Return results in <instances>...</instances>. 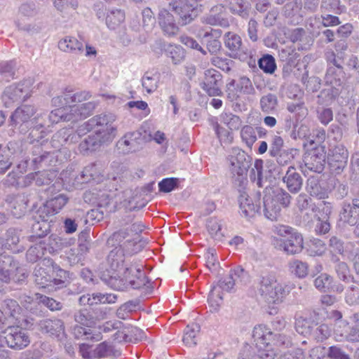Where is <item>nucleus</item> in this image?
Instances as JSON below:
<instances>
[{
    "label": "nucleus",
    "mask_w": 359,
    "mask_h": 359,
    "mask_svg": "<svg viewBox=\"0 0 359 359\" xmlns=\"http://www.w3.org/2000/svg\"><path fill=\"white\" fill-rule=\"evenodd\" d=\"M35 296L36 300H38L39 302L42 303L51 311H58L60 310L62 307L61 302H57L52 298L48 297L39 293H36Z\"/></svg>",
    "instance_id": "obj_62"
},
{
    "label": "nucleus",
    "mask_w": 359,
    "mask_h": 359,
    "mask_svg": "<svg viewBox=\"0 0 359 359\" xmlns=\"http://www.w3.org/2000/svg\"><path fill=\"white\" fill-rule=\"evenodd\" d=\"M158 25L163 33L167 36H174L179 32L180 28L175 18L166 9H161L157 16Z\"/></svg>",
    "instance_id": "obj_19"
},
{
    "label": "nucleus",
    "mask_w": 359,
    "mask_h": 359,
    "mask_svg": "<svg viewBox=\"0 0 359 359\" xmlns=\"http://www.w3.org/2000/svg\"><path fill=\"white\" fill-rule=\"evenodd\" d=\"M206 267L212 273L218 271L219 262L216 256V252L214 249H208L204 255Z\"/></svg>",
    "instance_id": "obj_56"
},
{
    "label": "nucleus",
    "mask_w": 359,
    "mask_h": 359,
    "mask_svg": "<svg viewBox=\"0 0 359 359\" xmlns=\"http://www.w3.org/2000/svg\"><path fill=\"white\" fill-rule=\"evenodd\" d=\"M274 232L280 238H274L273 244L276 248L283 250L287 255L299 253L304 246V240L301 233L296 229L285 225L275 226Z\"/></svg>",
    "instance_id": "obj_5"
},
{
    "label": "nucleus",
    "mask_w": 359,
    "mask_h": 359,
    "mask_svg": "<svg viewBox=\"0 0 359 359\" xmlns=\"http://www.w3.org/2000/svg\"><path fill=\"white\" fill-rule=\"evenodd\" d=\"M222 221L216 218H210L208 221L207 228L211 236L217 241H221L224 236Z\"/></svg>",
    "instance_id": "obj_46"
},
{
    "label": "nucleus",
    "mask_w": 359,
    "mask_h": 359,
    "mask_svg": "<svg viewBox=\"0 0 359 359\" xmlns=\"http://www.w3.org/2000/svg\"><path fill=\"white\" fill-rule=\"evenodd\" d=\"M292 197L283 189L276 188L268 192L264 197V213L270 220H276L281 208H287L291 203Z\"/></svg>",
    "instance_id": "obj_6"
},
{
    "label": "nucleus",
    "mask_w": 359,
    "mask_h": 359,
    "mask_svg": "<svg viewBox=\"0 0 359 359\" xmlns=\"http://www.w3.org/2000/svg\"><path fill=\"white\" fill-rule=\"evenodd\" d=\"M91 130H93V128L90 125V119L78 127L76 134H73L70 128H62L53 136L52 144L54 147L59 148L65 143L75 142L77 141L76 135L81 137Z\"/></svg>",
    "instance_id": "obj_9"
},
{
    "label": "nucleus",
    "mask_w": 359,
    "mask_h": 359,
    "mask_svg": "<svg viewBox=\"0 0 359 359\" xmlns=\"http://www.w3.org/2000/svg\"><path fill=\"white\" fill-rule=\"evenodd\" d=\"M339 217L341 222L355 226L354 233L359 237V199L354 198L351 203L344 201Z\"/></svg>",
    "instance_id": "obj_13"
},
{
    "label": "nucleus",
    "mask_w": 359,
    "mask_h": 359,
    "mask_svg": "<svg viewBox=\"0 0 359 359\" xmlns=\"http://www.w3.org/2000/svg\"><path fill=\"white\" fill-rule=\"evenodd\" d=\"M325 250V244L318 238L311 239L307 245V252L311 256H321Z\"/></svg>",
    "instance_id": "obj_52"
},
{
    "label": "nucleus",
    "mask_w": 359,
    "mask_h": 359,
    "mask_svg": "<svg viewBox=\"0 0 359 359\" xmlns=\"http://www.w3.org/2000/svg\"><path fill=\"white\" fill-rule=\"evenodd\" d=\"M69 201V197L64 194H58L48 198L43 208L47 215H54L58 213Z\"/></svg>",
    "instance_id": "obj_31"
},
{
    "label": "nucleus",
    "mask_w": 359,
    "mask_h": 359,
    "mask_svg": "<svg viewBox=\"0 0 359 359\" xmlns=\"http://www.w3.org/2000/svg\"><path fill=\"white\" fill-rule=\"evenodd\" d=\"M203 22L212 26H219L223 28L229 27V19L224 13V6L217 5L212 7L210 13L203 18Z\"/></svg>",
    "instance_id": "obj_21"
},
{
    "label": "nucleus",
    "mask_w": 359,
    "mask_h": 359,
    "mask_svg": "<svg viewBox=\"0 0 359 359\" xmlns=\"http://www.w3.org/2000/svg\"><path fill=\"white\" fill-rule=\"evenodd\" d=\"M80 178L83 183L91 181L99 183L104 180V173L100 164L91 163L86 166L80 173Z\"/></svg>",
    "instance_id": "obj_30"
},
{
    "label": "nucleus",
    "mask_w": 359,
    "mask_h": 359,
    "mask_svg": "<svg viewBox=\"0 0 359 359\" xmlns=\"http://www.w3.org/2000/svg\"><path fill=\"white\" fill-rule=\"evenodd\" d=\"M348 151L343 144H338L329 149L327 159L330 167L340 173L347 165Z\"/></svg>",
    "instance_id": "obj_14"
},
{
    "label": "nucleus",
    "mask_w": 359,
    "mask_h": 359,
    "mask_svg": "<svg viewBox=\"0 0 359 359\" xmlns=\"http://www.w3.org/2000/svg\"><path fill=\"white\" fill-rule=\"evenodd\" d=\"M258 65L259 68L267 74H273L276 69L275 59L271 55L262 57L258 61Z\"/></svg>",
    "instance_id": "obj_55"
},
{
    "label": "nucleus",
    "mask_w": 359,
    "mask_h": 359,
    "mask_svg": "<svg viewBox=\"0 0 359 359\" xmlns=\"http://www.w3.org/2000/svg\"><path fill=\"white\" fill-rule=\"evenodd\" d=\"M72 116L69 113V108H57L49 114L48 116V119H44L42 116V119H41V122H43L46 123V126H48V133L51 130H50V127L55 123H59L60 121H72Z\"/></svg>",
    "instance_id": "obj_35"
},
{
    "label": "nucleus",
    "mask_w": 359,
    "mask_h": 359,
    "mask_svg": "<svg viewBox=\"0 0 359 359\" xmlns=\"http://www.w3.org/2000/svg\"><path fill=\"white\" fill-rule=\"evenodd\" d=\"M169 4L180 16L182 25L189 24L196 16L195 6L189 3V0H172Z\"/></svg>",
    "instance_id": "obj_15"
},
{
    "label": "nucleus",
    "mask_w": 359,
    "mask_h": 359,
    "mask_svg": "<svg viewBox=\"0 0 359 359\" xmlns=\"http://www.w3.org/2000/svg\"><path fill=\"white\" fill-rule=\"evenodd\" d=\"M238 202L241 215L248 219L254 217L260 209L259 205L255 203L245 191L241 192Z\"/></svg>",
    "instance_id": "obj_27"
},
{
    "label": "nucleus",
    "mask_w": 359,
    "mask_h": 359,
    "mask_svg": "<svg viewBox=\"0 0 359 359\" xmlns=\"http://www.w3.org/2000/svg\"><path fill=\"white\" fill-rule=\"evenodd\" d=\"M116 119V115L112 113H102L90 118V125L93 126L94 133L109 144L116 136V127L114 124Z\"/></svg>",
    "instance_id": "obj_7"
},
{
    "label": "nucleus",
    "mask_w": 359,
    "mask_h": 359,
    "mask_svg": "<svg viewBox=\"0 0 359 359\" xmlns=\"http://www.w3.org/2000/svg\"><path fill=\"white\" fill-rule=\"evenodd\" d=\"M221 81L222 76L218 71L214 69H207L201 87L210 96H219L222 95Z\"/></svg>",
    "instance_id": "obj_17"
},
{
    "label": "nucleus",
    "mask_w": 359,
    "mask_h": 359,
    "mask_svg": "<svg viewBox=\"0 0 359 359\" xmlns=\"http://www.w3.org/2000/svg\"><path fill=\"white\" fill-rule=\"evenodd\" d=\"M334 334L337 341L346 339L351 342H359V328L355 325L350 328L347 334L341 332L338 329L334 330Z\"/></svg>",
    "instance_id": "obj_54"
},
{
    "label": "nucleus",
    "mask_w": 359,
    "mask_h": 359,
    "mask_svg": "<svg viewBox=\"0 0 359 359\" xmlns=\"http://www.w3.org/2000/svg\"><path fill=\"white\" fill-rule=\"evenodd\" d=\"M284 140L280 135H274L272 137L269 154L270 156H277L282 150H283Z\"/></svg>",
    "instance_id": "obj_63"
},
{
    "label": "nucleus",
    "mask_w": 359,
    "mask_h": 359,
    "mask_svg": "<svg viewBox=\"0 0 359 359\" xmlns=\"http://www.w3.org/2000/svg\"><path fill=\"white\" fill-rule=\"evenodd\" d=\"M241 137L248 147H251L257 140V135L253 127L245 126L241 130Z\"/></svg>",
    "instance_id": "obj_61"
},
{
    "label": "nucleus",
    "mask_w": 359,
    "mask_h": 359,
    "mask_svg": "<svg viewBox=\"0 0 359 359\" xmlns=\"http://www.w3.org/2000/svg\"><path fill=\"white\" fill-rule=\"evenodd\" d=\"M252 338L257 349V355L262 359H274L278 351L292 346L290 337L273 333L263 325L254 327Z\"/></svg>",
    "instance_id": "obj_3"
},
{
    "label": "nucleus",
    "mask_w": 359,
    "mask_h": 359,
    "mask_svg": "<svg viewBox=\"0 0 359 359\" xmlns=\"http://www.w3.org/2000/svg\"><path fill=\"white\" fill-rule=\"evenodd\" d=\"M165 53L170 58L173 65L181 64L185 58V50L180 45L169 43L165 46Z\"/></svg>",
    "instance_id": "obj_40"
},
{
    "label": "nucleus",
    "mask_w": 359,
    "mask_h": 359,
    "mask_svg": "<svg viewBox=\"0 0 359 359\" xmlns=\"http://www.w3.org/2000/svg\"><path fill=\"white\" fill-rule=\"evenodd\" d=\"M224 43L229 52V56L232 58L245 60L250 55L248 49L243 46L241 37L234 32L225 33Z\"/></svg>",
    "instance_id": "obj_10"
},
{
    "label": "nucleus",
    "mask_w": 359,
    "mask_h": 359,
    "mask_svg": "<svg viewBox=\"0 0 359 359\" xmlns=\"http://www.w3.org/2000/svg\"><path fill=\"white\" fill-rule=\"evenodd\" d=\"M294 288L290 283L278 281L274 271H262L258 280V292L262 299L267 304H279Z\"/></svg>",
    "instance_id": "obj_4"
},
{
    "label": "nucleus",
    "mask_w": 359,
    "mask_h": 359,
    "mask_svg": "<svg viewBox=\"0 0 359 359\" xmlns=\"http://www.w3.org/2000/svg\"><path fill=\"white\" fill-rule=\"evenodd\" d=\"M213 129L222 146L229 145L232 142L233 137L231 131L220 126L217 122L213 123Z\"/></svg>",
    "instance_id": "obj_48"
},
{
    "label": "nucleus",
    "mask_w": 359,
    "mask_h": 359,
    "mask_svg": "<svg viewBox=\"0 0 359 359\" xmlns=\"http://www.w3.org/2000/svg\"><path fill=\"white\" fill-rule=\"evenodd\" d=\"M15 60L0 62V75L6 81L13 79L15 74Z\"/></svg>",
    "instance_id": "obj_50"
},
{
    "label": "nucleus",
    "mask_w": 359,
    "mask_h": 359,
    "mask_svg": "<svg viewBox=\"0 0 359 359\" xmlns=\"http://www.w3.org/2000/svg\"><path fill=\"white\" fill-rule=\"evenodd\" d=\"M278 100L276 95L269 93L260 99V107L266 114L272 113L277 107Z\"/></svg>",
    "instance_id": "obj_47"
},
{
    "label": "nucleus",
    "mask_w": 359,
    "mask_h": 359,
    "mask_svg": "<svg viewBox=\"0 0 359 359\" xmlns=\"http://www.w3.org/2000/svg\"><path fill=\"white\" fill-rule=\"evenodd\" d=\"M4 333L6 345L11 348L21 350L30 343L27 332L19 326L8 327Z\"/></svg>",
    "instance_id": "obj_12"
},
{
    "label": "nucleus",
    "mask_w": 359,
    "mask_h": 359,
    "mask_svg": "<svg viewBox=\"0 0 359 359\" xmlns=\"http://www.w3.org/2000/svg\"><path fill=\"white\" fill-rule=\"evenodd\" d=\"M60 176L66 189L69 190L73 188H77L80 184H83L82 179L80 178V174L72 168H68L63 170Z\"/></svg>",
    "instance_id": "obj_36"
},
{
    "label": "nucleus",
    "mask_w": 359,
    "mask_h": 359,
    "mask_svg": "<svg viewBox=\"0 0 359 359\" xmlns=\"http://www.w3.org/2000/svg\"><path fill=\"white\" fill-rule=\"evenodd\" d=\"M221 120L230 130L238 129L241 125L240 117L231 113L222 114Z\"/></svg>",
    "instance_id": "obj_59"
},
{
    "label": "nucleus",
    "mask_w": 359,
    "mask_h": 359,
    "mask_svg": "<svg viewBox=\"0 0 359 359\" xmlns=\"http://www.w3.org/2000/svg\"><path fill=\"white\" fill-rule=\"evenodd\" d=\"M306 191L311 196L323 198L325 196V192L319 184L318 180L315 178H309L307 180Z\"/></svg>",
    "instance_id": "obj_57"
},
{
    "label": "nucleus",
    "mask_w": 359,
    "mask_h": 359,
    "mask_svg": "<svg viewBox=\"0 0 359 359\" xmlns=\"http://www.w3.org/2000/svg\"><path fill=\"white\" fill-rule=\"evenodd\" d=\"M37 13L36 5L34 3L22 4L18 10L15 20V25L19 29L29 31L32 25L27 22V20L34 17Z\"/></svg>",
    "instance_id": "obj_20"
},
{
    "label": "nucleus",
    "mask_w": 359,
    "mask_h": 359,
    "mask_svg": "<svg viewBox=\"0 0 359 359\" xmlns=\"http://www.w3.org/2000/svg\"><path fill=\"white\" fill-rule=\"evenodd\" d=\"M228 161L230 164V170L233 175L243 177L246 173L248 163L246 161V154L243 151L238 148H233L228 157Z\"/></svg>",
    "instance_id": "obj_18"
},
{
    "label": "nucleus",
    "mask_w": 359,
    "mask_h": 359,
    "mask_svg": "<svg viewBox=\"0 0 359 359\" xmlns=\"http://www.w3.org/2000/svg\"><path fill=\"white\" fill-rule=\"evenodd\" d=\"M283 181L286 184L287 189L292 194L298 193L303 184L302 177L293 166L288 168Z\"/></svg>",
    "instance_id": "obj_29"
},
{
    "label": "nucleus",
    "mask_w": 359,
    "mask_h": 359,
    "mask_svg": "<svg viewBox=\"0 0 359 359\" xmlns=\"http://www.w3.org/2000/svg\"><path fill=\"white\" fill-rule=\"evenodd\" d=\"M39 328L43 333L57 338L60 341L66 337L65 325L62 320L57 318L43 319L39 323Z\"/></svg>",
    "instance_id": "obj_16"
},
{
    "label": "nucleus",
    "mask_w": 359,
    "mask_h": 359,
    "mask_svg": "<svg viewBox=\"0 0 359 359\" xmlns=\"http://www.w3.org/2000/svg\"><path fill=\"white\" fill-rule=\"evenodd\" d=\"M31 93L32 81L25 80L7 86L3 93L2 101L6 107H10L15 102L25 100L31 96Z\"/></svg>",
    "instance_id": "obj_8"
},
{
    "label": "nucleus",
    "mask_w": 359,
    "mask_h": 359,
    "mask_svg": "<svg viewBox=\"0 0 359 359\" xmlns=\"http://www.w3.org/2000/svg\"><path fill=\"white\" fill-rule=\"evenodd\" d=\"M53 285L61 287L69 278V273L57 264H52Z\"/></svg>",
    "instance_id": "obj_51"
},
{
    "label": "nucleus",
    "mask_w": 359,
    "mask_h": 359,
    "mask_svg": "<svg viewBox=\"0 0 359 359\" xmlns=\"http://www.w3.org/2000/svg\"><path fill=\"white\" fill-rule=\"evenodd\" d=\"M46 250V243L40 240L35 245L31 246L26 254L27 259L31 262H36L41 258Z\"/></svg>",
    "instance_id": "obj_45"
},
{
    "label": "nucleus",
    "mask_w": 359,
    "mask_h": 359,
    "mask_svg": "<svg viewBox=\"0 0 359 359\" xmlns=\"http://www.w3.org/2000/svg\"><path fill=\"white\" fill-rule=\"evenodd\" d=\"M304 167L301 166L303 172L306 169L315 172H321L325 163V151L323 147H318L307 151L303 158Z\"/></svg>",
    "instance_id": "obj_11"
},
{
    "label": "nucleus",
    "mask_w": 359,
    "mask_h": 359,
    "mask_svg": "<svg viewBox=\"0 0 359 359\" xmlns=\"http://www.w3.org/2000/svg\"><path fill=\"white\" fill-rule=\"evenodd\" d=\"M140 134L137 132L126 133L117 142L118 149L123 154L135 152L140 149Z\"/></svg>",
    "instance_id": "obj_23"
},
{
    "label": "nucleus",
    "mask_w": 359,
    "mask_h": 359,
    "mask_svg": "<svg viewBox=\"0 0 359 359\" xmlns=\"http://www.w3.org/2000/svg\"><path fill=\"white\" fill-rule=\"evenodd\" d=\"M233 88H235L236 92L232 95V99H236L241 95H252L255 93L251 81L245 76L240 78L237 81H231L227 84V90L231 91Z\"/></svg>",
    "instance_id": "obj_24"
},
{
    "label": "nucleus",
    "mask_w": 359,
    "mask_h": 359,
    "mask_svg": "<svg viewBox=\"0 0 359 359\" xmlns=\"http://www.w3.org/2000/svg\"><path fill=\"white\" fill-rule=\"evenodd\" d=\"M159 79L158 72H147L142 78V86L147 93H152L157 89Z\"/></svg>",
    "instance_id": "obj_41"
},
{
    "label": "nucleus",
    "mask_w": 359,
    "mask_h": 359,
    "mask_svg": "<svg viewBox=\"0 0 359 359\" xmlns=\"http://www.w3.org/2000/svg\"><path fill=\"white\" fill-rule=\"evenodd\" d=\"M20 233L15 229H9L3 238V249H11L16 246L20 241Z\"/></svg>",
    "instance_id": "obj_53"
},
{
    "label": "nucleus",
    "mask_w": 359,
    "mask_h": 359,
    "mask_svg": "<svg viewBox=\"0 0 359 359\" xmlns=\"http://www.w3.org/2000/svg\"><path fill=\"white\" fill-rule=\"evenodd\" d=\"M96 107L94 102H88L80 104H74L69 106V113L72 116V121H75L79 118H85L90 116Z\"/></svg>",
    "instance_id": "obj_33"
},
{
    "label": "nucleus",
    "mask_w": 359,
    "mask_h": 359,
    "mask_svg": "<svg viewBox=\"0 0 359 359\" xmlns=\"http://www.w3.org/2000/svg\"><path fill=\"white\" fill-rule=\"evenodd\" d=\"M58 48L63 52L75 55L80 54L83 51V43L72 36H65L60 40Z\"/></svg>",
    "instance_id": "obj_34"
},
{
    "label": "nucleus",
    "mask_w": 359,
    "mask_h": 359,
    "mask_svg": "<svg viewBox=\"0 0 359 359\" xmlns=\"http://www.w3.org/2000/svg\"><path fill=\"white\" fill-rule=\"evenodd\" d=\"M12 215L20 218L27 212V199L25 195H11L6 198Z\"/></svg>",
    "instance_id": "obj_25"
},
{
    "label": "nucleus",
    "mask_w": 359,
    "mask_h": 359,
    "mask_svg": "<svg viewBox=\"0 0 359 359\" xmlns=\"http://www.w3.org/2000/svg\"><path fill=\"white\" fill-rule=\"evenodd\" d=\"M200 331V326L197 323L188 325L185 330L183 337V342L187 346H194L196 344V336Z\"/></svg>",
    "instance_id": "obj_43"
},
{
    "label": "nucleus",
    "mask_w": 359,
    "mask_h": 359,
    "mask_svg": "<svg viewBox=\"0 0 359 359\" xmlns=\"http://www.w3.org/2000/svg\"><path fill=\"white\" fill-rule=\"evenodd\" d=\"M1 310L8 317L10 324L13 323L14 320L18 319L21 310L18 303L15 300L6 299L1 302Z\"/></svg>",
    "instance_id": "obj_39"
},
{
    "label": "nucleus",
    "mask_w": 359,
    "mask_h": 359,
    "mask_svg": "<svg viewBox=\"0 0 359 359\" xmlns=\"http://www.w3.org/2000/svg\"><path fill=\"white\" fill-rule=\"evenodd\" d=\"M299 154V150L295 148H289L282 150L277 156H273L277 163L280 165H285L290 163Z\"/></svg>",
    "instance_id": "obj_49"
},
{
    "label": "nucleus",
    "mask_w": 359,
    "mask_h": 359,
    "mask_svg": "<svg viewBox=\"0 0 359 359\" xmlns=\"http://www.w3.org/2000/svg\"><path fill=\"white\" fill-rule=\"evenodd\" d=\"M117 299V296L112 293H93L86 294L80 297L81 305L93 306L97 304H114Z\"/></svg>",
    "instance_id": "obj_22"
},
{
    "label": "nucleus",
    "mask_w": 359,
    "mask_h": 359,
    "mask_svg": "<svg viewBox=\"0 0 359 359\" xmlns=\"http://www.w3.org/2000/svg\"><path fill=\"white\" fill-rule=\"evenodd\" d=\"M104 144L107 143L102 141L99 136L93 133L88 135L79 144V150L80 153L85 155L97 150Z\"/></svg>",
    "instance_id": "obj_38"
},
{
    "label": "nucleus",
    "mask_w": 359,
    "mask_h": 359,
    "mask_svg": "<svg viewBox=\"0 0 359 359\" xmlns=\"http://www.w3.org/2000/svg\"><path fill=\"white\" fill-rule=\"evenodd\" d=\"M107 278L104 280L114 290H124L129 287L140 289L148 282L142 271L143 265L136 261H126L121 246L115 247L107 256Z\"/></svg>",
    "instance_id": "obj_1"
},
{
    "label": "nucleus",
    "mask_w": 359,
    "mask_h": 359,
    "mask_svg": "<svg viewBox=\"0 0 359 359\" xmlns=\"http://www.w3.org/2000/svg\"><path fill=\"white\" fill-rule=\"evenodd\" d=\"M50 265L45 267L38 265L34 269L35 283L41 287H46L53 285V275H52V264L53 262L48 260L47 262Z\"/></svg>",
    "instance_id": "obj_26"
},
{
    "label": "nucleus",
    "mask_w": 359,
    "mask_h": 359,
    "mask_svg": "<svg viewBox=\"0 0 359 359\" xmlns=\"http://www.w3.org/2000/svg\"><path fill=\"white\" fill-rule=\"evenodd\" d=\"M332 278L327 273H321L314 280V285L320 292L330 290Z\"/></svg>",
    "instance_id": "obj_58"
},
{
    "label": "nucleus",
    "mask_w": 359,
    "mask_h": 359,
    "mask_svg": "<svg viewBox=\"0 0 359 359\" xmlns=\"http://www.w3.org/2000/svg\"><path fill=\"white\" fill-rule=\"evenodd\" d=\"M125 20V13L121 9H111L107 13L105 22L110 29H116Z\"/></svg>",
    "instance_id": "obj_42"
},
{
    "label": "nucleus",
    "mask_w": 359,
    "mask_h": 359,
    "mask_svg": "<svg viewBox=\"0 0 359 359\" xmlns=\"http://www.w3.org/2000/svg\"><path fill=\"white\" fill-rule=\"evenodd\" d=\"M208 303L212 309L217 311L222 303V295L219 287H212L208 295Z\"/></svg>",
    "instance_id": "obj_60"
},
{
    "label": "nucleus",
    "mask_w": 359,
    "mask_h": 359,
    "mask_svg": "<svg viewBox=\"0 0 359 359\" xmlns=\"http://www.w3.org/2000/svg\"><path fill=\"white\" fill-rule=\"evenodd\" d=\"M289 271L295 276L303 278L306 277L309 271L307 263L299 259H292L288 264Z\"/></svg>",
    "instance_id": "obj_44"
},
{
    "label": "nucleus",
    "mask_w": 359,
    "mask_h": 359,
    "mask_svg": "<svg viewBox=\"0 0 359 359\" xmlns=\"http://www.w3.org/2000/svg\"><path fill=\"white\" fill-rule=\"evenodd\" d=\"M36 109L34 105L24 104L18 107L11 115V121L15 126L19 125V131L22 134L28 133L25 141L29 144L38 142L47 135L48 126L41 122L42 115L36 114Z\"/></svg>",
    "instance_id": "obj_2"
},
{
    "label": "nucleus",
    "mask_w": 359,
    "mask_h": 359,
    "mask_svg": "<svg viewBox=\"0 0 359 359\" xmlns=\"http://www.w3.org/2000/svg\"><path fill=\"white\" fill-rule=\"evenodd\" d=\"M108 242L111 245H117V247L121 246L123 251H127L128 253L133 252V250L130 251L129 246L134 245V241L131 240V236L128 232V229H121L112 234L109 238Z\"/></svg>",
    "instance_id": "obj_32"
},
{
    "label": "nucleus",
    "mask_w": 359,
    "mask_h": 359,
    "mask_svg": "<svg viewBox=\"0 0 359 359\" xmlns=\"http://www.w3.org/2000/svg\"><path fill=\"white\" fill-rule=\"evenodd\" d=\"M328 60L333 66L330 67L327 70L325 76L326 82L333 86H340L341 80L343 77L342 67L337 64L334 53H331Z\"/></svg>",
    "instance_id": "obj_28"
},
{
    "label": "nucleus",
    "mask_w": 359,
    "mask_h": 359,
    "mask_svg": "<svg viewBox=\"0 0 359 359\" xmlns=\"http://www.w3.org/2000/svg\"><path fill=\"white\" fill-rule=\"evenodd\" d=\"M226 6L232 14L246 18L249 15L250 4L248 0H227Z\"/></svg>",
    "instance_id": "obj_37"
},
{
    "label": "nucleus",
    "mask_w": 359,
    "mask_h": 359,
    "mask_svg": "<svg viewBox=\"0 0 359 359\" xmlns=\"http://www.w3.org/2000/svg\"><path fill=\"white\" fill-rule=\"evenodd\" d=\"M322 6L336 14H341L345 11V7L341 5L340 0H322Z\"/></svg>",
    "instance_id": "obj_64"
}]
</instances>
